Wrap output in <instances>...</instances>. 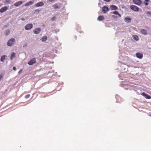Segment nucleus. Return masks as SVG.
<instances>
[{
  "label": "nucleus",
  "instance_id": "393cba45",
  "mask_svg": "<svg viewBox=\"0 0 151 151\" xmlns=\"http://www.w3.org/2000/svg\"><path fill=\"white\" fill-rule=\"evenodd\" d=\"M40 12V10L39 9H37L34 11V13L37 14L38 13Z\"/></svg>",
  "mask_w": 151,
  "mask_h": 151
},
{
  "label": "nucleus",
  "instance_id": "0eeeda50",
  "mask_svg": "<svg viewBox=\"0 0 151 151\" xmlns=\"http://www.w3.org/2000/svg\"><path fill=\"white\" fill-rule=\"evenodd\" d=\"M133 2L134 4L138 5H140L142 3L141 0H133Z\"/></svg>",
  "mask_w": 151,
  "mask_h": 151
},
{
  "label": "nucleus",
  "instance_id": "ddd939ff",
  "mask_svg": "<svg viewBox=\"0 0 151 151\" xmlns=\"http://www.w3.org/2000/svg\"><path fill=\"white\" fill-rule=\"evenodd\" d=\"M131 19L129 17H127L124 18L125 22L127 23L130 22L131 21Z\"/></svg>",
  "mask_w": 151,
  "mask_h": 151
},
{
  "label": "nucleus",
  "instance_id": "cd10ccee",
  "mask_svg": "<svg viewBox=\"0 0 151 151\" xmlns=\"http://www.w3.org/2000/svg\"><path fill=\"white\" fill-rule=\"evenodd\" d=\"M147 14H148L151 16V12L149 11L147 12Z\"/></svg>",
  "mask_w": 151,
  "mask_h": 151
},
{
  "label": "nucleus",
  "instance_id": "c756f323",
  "mask_svg": "<svg viewBox=\"0 0 151 151\" xmlns=\"http://www.w3.org/2000/svg\"><path fill=\"white\" fill-rule=\"evenodd\" d=\"M144 4L145 6H147L148 4V3L147 2H144Z\"/></svg>",
  "mask_w": 151,
  "mask_h": 151
},
{
  "label": "nucleus",
  "instance_id": "4468645a",
  "mask_svg": "<svg viewBox=\"0 0 151 151\" xmlns=\"http://www.w3.org/2000/svg\"><path fill=\"white\" fill-rule=\"evenodd\" d=\"M136 57L139 59H142L143 57V54L139 52H137L136 54Z\"/></svg>",
  "mask_w": 151,
  "mask_h": 151
},
{
  "label": "nucleus",
  "instance_id": "a878e982",
  "mask_svg": "<svg viewBox=\"0 0 151 151\" xmlns=\"http://www.w3.org/2000/svg\"><path fill=\"white\" fill-rule=\"evenodd\" d=\"M30 96V94H27V95H26L25 96V98L26 99H27V98H29V97Z\"/></svg>",
  "mask_w": 151,
  "mask_h": 151
},
{
  "label": "nucleus",
  "instance_id": "f8f14e48",
  "mask_svg": "<svg viewBox=\"0 0 151 151\" xmlns=\"http://www.w3.org/2000/svg\"><path fill=\"white\" fill-rule=\"evenodd\" d=\"M24 2V1H19L15 2L14 5L16 6H18L21 5Z\"/></svg>",
  "mask_w": 151,
  "mask_h": 151
},
{
  "label": "nucleus",
  "instance_id": "5701e85b",
  "mask_svg": "<svg viewBox=\"0 0 151 151\" xmlns=\"http://www.w3.org/2000/svg\"><path fill=\"white\" fill-rule=\"evenodd\" d=\"M6 57V55L2 56L1 58V61L2 62H3L5 60Z\"/></svg>",
  "mask_w": 151,
  "mask_h": 151
},
{
  "label": "nucleus",
  "instance_id": "7ed1b4c3",
  "mask_svg": "<svg viewBox=\"0 0 151 151\" xmlns=\"http://www.w3.org/2000/svg\"><path fill=\"white\" fill-rule=\"evenodd\" d=\"M33 27V25L32 24H29L26 25L24 29L26 30H29L32 29Z\"/></svg>",
  "mask_w": 151,
  "mask_h": 151
},
{
  "label": "nucleus",
  "instance_id": "6ab92c4d",
  "mask_svg": "<svg viewBox=\"0 0 151 151\" xmlns=\"http://www.w3.org/2000/svg\"><path fill=\"white\" fill-rule=\"evenodd\" d=\"M111 14H115L118 15L120 17H121V15L119 13V12L117 11H115L113 12H111Z\"/></svg>",
  "mask_w": 151,
  "mask_h": 151
},
{
  "label": "nucleus",
  "instance_id": "1a4fd4ad",
  "mask_svg": "<svg viewBox=\"0 0 151 151\" xmlns=\"http://www.w3.org/2000/svg\"><path fill=\"white\" fill-rule=\"evenodd\" d=\"M40 29L39 28H37L34 30L33 32L34 34H38L40 32Z\"/></svg>",
  "mask_w": 151,
  "mask_h": 151
},
{
  "label": "nucleus",
  "instance_id": "7c9ffc66",
  "mask_svg": "<svg viewBox=\"0 0 151 151\" xmlns=\"http://www.w3.org/2000/svg\"><path fill=\"white\" fill-rule=\"evenodd\" d=\"M13 69L14 70H16V67H15V66L13 67Z\"/></svg>",
  "mask_w": 151,
  "mask_h": 151
},
{
  "label": "nucleus",
  "instance_id": "f3484780",
  "mask_svg": "<svg viewBox=\"0 0 151 151\" xmlns=\"http://www.w3.org/2000/svg\"><path fill=\"white\" fill-rule=\"evenodd\" d=\"M111 10H116L118 9L117 7L114 5H111Z\"/></svg>",
  "mask_w": 151,
  "mask_h": 151
},
{
  "label": "nucleus",
  "instance_id": "c85d7f7f",
  "mask_svg": "<svg viewBox=\"0 0 151 151\" xmlns=\"http://www.w3.org/2000/svg\"><path fill=\"white\" fill-rule=\"evenodd\" d=\"M5 2L8 3H9L10 2V0H6Z\"/></svg>",
  "mask_w": 151,
  "mask_h": 151
},
{
  "label": "nucleus",
  "instance_id": "72a5a7b5",
  "mask_svg": "<svg viewBox=\"0 0 151 151\" xmlns=\"http://www.w3.org/2000/svg\"><path fill=\"white\" fill-rule=\"evenodd\" d=\"M50 2H52L54 1L55 0H49Z\"/></svg>",
  "mask_w": 151,
  "mask_h": 151
},
{
  "label": "nucleus",
  "instance_id": "423d86ee",
  "mask_svg": "<svg viewBox=\"0 0 151 151\" xmlns=\"http://www.w3.org/2000/svg\"><path fill=\"white\" fill-rule=\"evenodd\" d=\"M36 63V60L35 58H33L31 59L28 62V64L29 65H32Z\"/></svg>",
  "mask_w": 151,
  "mask_h": 151
},
{
  "label": "nucleus",
  "instance_id": "a211bd4d",
  "mask_svg": "<svg viewBox=\"0 0 151 151\" xmlns=\"http://www.w3.org/2000/svg\"><path fill=\"white\" fill-rule=\"evenodd\" d=\"M47 37L46 36H43V37H42V38L41 39V40L42 42H44L47 40Z\"/></svg>",
  "mask_w": 151,
  "mask_h": 151
},
{
  "label": "nucleus",
  "instance_id": "2f4dec72",
  "mask_svg": "<svg viewBox=\"0 0 151 151\" xmlns=\"http://www.w3.org/2000/svg\"><path fill=\"white\" fill-rule=\"evenodd\" d=\"M22 69H21L19 72L18 73L19 74L22 71Z\"/></svg>",
  "mask_w": 151,
  "mask_h": 151
},
{
  "label": "nucleus",
  "instance_id": "f03ea898",
  "mask_svg": "<svg viewBox=\"0 0 151 151\" xmlns=\"http://www.w3.org/2000/svg\"><path fill=\"white\" fill-rule=\"evenodd\" d=\"M130 7L132 10L135 12H138L139 10V7L135 5H131Z\"/></svg>",
  "mask_w": 151,
  "mask_h": 151
},
{
  "label": "nucleus",
  "instance_id": "20e7f679",
  "mask_svg": "<svg viewBox=\"0 0 151 151\" xmlns=\"http://www.w3.org/2000/svg\"><path fill=\"white\" fill-rule=\"evenodd\" d=\"M141 95L144 96L147 99H150L151 98V96L148 95L145 92H142L141 93Z\"/></svg>",
  "mask_w": 151,
  "mask_h": 151
},
{
  "label": "nucleus",
  "instance_id": "b1692460",
  "mask_svg": "<svg viewBox=\"0 0 151 151\" xmlns=\"http://www.w3.org/2000/svg\"><path fill=\"white\" fill-rule=\"evenodd\" d=\"M10 31L9 29H7L6 30L5 32V33L6 35H8L10 33Z\"/></svg>",
  "mask_w": 151,
  "mask_h": 151
},
{
  "label": "nucleus",
  "instance_id": "412c9836",
  "mask_svg": "<svg viewBox=\"0 0 151 151\" xmlns=\"http://www.w3.org/2000/svg\"><path fill=\"white\" fill-rule=\"evenodd\" d=\"M15 57V53L14 52H13L12 53L10 59L12 60Z\"/></svg>",
  "mask_w": 151,
  "mask_h": 151
},
{
  "label": "nucleus",
  "instance_id": "f257e3e1",
  "mask_svg": "<svg viewBox=\"0 0 151 151\" xmlns=\"http://www.w3.org/2000/svg\"><path fill=\"white\" fill-rule=\"evenodd\" d=\"M15 41V40L14 39L11 38L8 41L7 45L8 46H11L14 44Z\"/></svg>",
  "mask_w": 151,
  "mask_h": 151
},
{
  "label": "nucleus",
  "instance_id": "39448f33",
  "mask_svg": "<svg viewBox=\"0 0 151 151\" xmlns=\"http://www.w3.org/2000/svg\"><path fill=\"white\" fill-rule=\"evenodd\" d=\"M44 5L43 2L41 1L35 4L34 6L35 7H38L43 6Z\"/></svg>",
  "mask_w": 151,
  "mask_h": 151
},
{
  "label": "nucleus",
  "instance_id": "2eb2a0df",
  "mask_svg": "<svg viewBox=\"0 0 151 151\" xmlns=\"http://www.w3.org/2000/svg\"><path fill=\"white\" fill-rule=\"evenodd\" d=\"M140 31L141 33L144 35H146L147 34V31L145 29H141Z\"/></svg>",
  "mask_w": 151,
  "mask_h": 151
},
{
  "label": "nucleus",
  "instance_id": "f704fd0d",
  "mask_svg": "<svg viewBox=\"0 0 151 151\" xmlns=\"http://www.w3.org/2000/svg\"><path fill=\"white\" fill-rule=\"evenodd\" d=\"M3 77V76H1L0 75V80L1 79V78Z\"/></svg>",
  "mask_w": 151,
  "mask_h": 151
},
{
  "label": "nucleus",
  "instance_id": "c9c22d12",
  "mask_svg": "<svg viewBox=\"0 0 151 151\" xmlns=\"http://www.w3.org/2000/svg\"><path fill=\"white\" fill-rule=\"evenodd\" d=\"M150 0H145V1L147 2H148Z\"/></svg>",
  "mask_w": 151,
  "mask_h": 151
},
{
  "label": "nucleus",
  "instance_id": "6e6552de",
  "mask_svg": "<svg viewBox=\"0 0 151 151\" xmlns=\"http://www.w3.org/2000/svg\"><path fill=\"white\" fill-rule=\"evenodd\" d=\"M102 10L103 12L104 13H106L109 10V8L106 6H104L102 8Z\"/></svg>",
  "mask_w": 151,
  "mask_h": 151
},
{
  "label": "nucleus",
  "instance_id": "dca6fc26",
  "mask_svg": "<svg viewBox=\"0 0 151 151\" xmlns=\"http://www.w3.org/2000/svg\"><path fill=\"white\" fill-rule=\"evenodd\" d=\"M104 19V17L103 16H99L98 18V20L99 21H101L103 20Z\"/></svg>",
  "mask_w": 151,
  "mask_h": 151
},
{
  "label": "nucleus",
  "instance_id": "9b49d317",
  "mask_svg": "<svg viewBox=\"0 0 151 151\" xmlns=\"http://www.w3.org/2000/svg\"><path fill=\"white\" fill-rule=\"evenodd\" d=\"M8 9V8L6 6H4L1 8L0 9V12L1 13H3L6 11Z\"/></svg>",
  "mask_w": 151,
  "mask_h": 151
},
{
  "label": "nucleus",
  "instance_id": "aec40b11",
  "mask_svg": "<svg viewBox=\"0 0 151 151\" xmlns=\"http://www.w3.org/2000/svg\"><path fill=\"white\" fill-rule=\"evenodd\" d=\"M52 6L54 7L55 9H59L60 7V6H59L57 4H54Z\"/></svg>",
  "mask_w": 151,
  "mask_h": 151
},
{
  "label": "nucleus",
  "instance_id": "9d476101",
  "mask_svg": "<svg viewBox=\"0 0 151 151\" xmlns=\"http://www.w3.org/2000/svg\"><path fill=\"white\" fill-rule=\"evenodd\" d=\"M35 0H32L26 3L24 5L25 6H28L33 4L35 2Z\"/></svg>",
  "mask_w": 151,
  "mask_h": 151
},
{
  "label": "nucleus",
  "instance_id": "4be33fe9",
  "mask_svg": "<svg viewBox=\"0 0 151 151\" xmlns=\"http://www.w3.org/2000/svg\"><path fill=\"white\" fill-rule=\"evenodd\" d=\"M133 37L134 39L137 41L139 40V37H138L137 35H134L133 36Z\"/></svg>",
  "mask_w": 151,
  "mask_h": 151
},
{
  "label": "nucleus",
  "instance_id": "bb28decb",
  "mask_svg": "<svg viewBox=\"0 0 151 151\" xmlns=\"http://www.w3.org/2000/svg\"><path fill=\"white\" fill-rule=\"evenodd\" d=\"M55 16H54L53 17H52L51 19L52 21H54L55 20Z\"/></svg>",
  "mask_w": 151,
  "mask_h": 151
},
{
  "label": "nucleus",
  "instance_id": "473e14b6",
  "mask_svg": "<svg viewBox=\"0 0 151 151\" xmlns=\"http://www.w3.org/2000/svg\"><path fill=\"white\" fill-rule=\"evenodd\" d=\"M104 0L106 2H109L110 1V0Z\"/></svg>",
  "mask_w": 151,
  "mask_h": 151
}]
</instances>
